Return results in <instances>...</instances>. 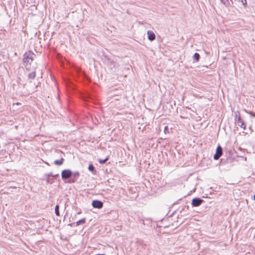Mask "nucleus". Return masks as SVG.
<instances>
[{"label":"nucleus","instance_id":"1","mask_svg":"<svg viewBox=\"0 0 255 255\" xmlns=\"http://www.w3.org/2000/svg\"><path fill=\"white\" fill-rule=\"evenodd\" d=\"M23 61L27 65H30L34 59V54L31 51L25 52L23 54Z\"/></svg>","mask_w":255,"mask_h":255},{"label":"nucleus","instance_id":"2","mask_svg":"<svg viewBox=\"0 0 255 255\" xmlns=\"http://www.w3.org/2000/svg\"><path fill=\"white\" fill-rule=\"evenodd\" d=\"M72 171L70 169H64L62 171L61 177L63 180H66L72 176Z\"/></svg>","mask_w":255,"mask_h":255},{"label":"nucleus","instance_id":"3","mask_svg":"<svg viewBox=\"0 0 255 255\" xmlns=\"http://www.w3.org/2000/svg\"><path fill=\"white\" fill-rule=\"evenodd\" d=\"M223 154V149L222 147L219 145L216 150V153L214 155V159L215 160H218L222 156Z\"/></svg>","mask_w":255,"mask_h":255},{"label":"nucleus","instance_id":"4","mask_svg":"<svg viewBox=\"0 0 255 255\" xmlns=\"http://www.w3.org/2000/svg\"><path fill=\"white\" fill-rule=\"evenodd\" d=\"M204 200L199 198H194L192 199L191 204L192 207H198L201 205Z\"/></svg>","mask_w":255,"mask_h":255},{"label":"nucleus","instance_id":"5","mask_svg":"<svg viewBox=\"0 0 255 255\" xmlns=\"http://www.w3.org/2000/svg\"><path fill=\"white\" fill-rule=\"evenodd\" d=\"M92 205L94 208L101 209L103 207V203L100 200H95L92 203Z\"/></svg>","mask_w":255,"mask_h":255},{"label":"nucleus","instance_id":"6","mask_svg":"<svg viewBox=\"0 0 255 255\" xmlns=\"http://www.w3.org/2000/svg\"><path fill=\"white\" fill-rule=\"evenodd\" d=\"M81 98L85 101H89L93 99L92 95L89 92H86L81 94Z\"/></svg>","mask_w":255,"mask_h":255},{"label":"nucleus","instance_id":"7","mask_svg":"<svg viewBox=\"0 0 255 255\" xmlns=\"http://www.w3.org/2000/svg\"><path fill=\"white\" fill-rule=\"evenodd\" d=\"M72 178L69 180V182L75 183L77 181L80 176V172L79 171L72 172Z\"/></svg>","mask_w":255,"mask_h":255},{"label":"nucleus","instance_id":"8","mask_svg":"<svg viewBox=\"0 0 255 255\" xmlns=\"http://www.w3.org/2000/svg\"><path fill=\"white\" fill-rule=\"evenodd\" d=\"M76 75L77 77H82V78H85L86 77V75L84 74V73L81 71L80 69L79 68H76L75 69Z\"/></svg>","mask_w":255,"mask_h":255},{"label":"nucleus","instance_id":"9","mask_svg":"<svg viewBox=\"0 0 255 255\" xmlns=\"http://www.w3.org/2000/svg\"><path fill=\"white\" fill-rule=\"evenodd\" d=\"M237 124L239 126H240L241 128L244 129H246V125L244 122V121L241 119L240 116H239L238 119L237 120Z\"/></svg>","mask_w":255,"mask_h":255},{"label":"nucleus","instance_id":"10","mask_svg":"<svg viewBox=\"0 0 255 255\" xmlns=\"http://www.w3.org/2000/svg\"><path fill=\"white\" fill-rule=\"evenodd\" d=\"M148 35V39L150 41H152L155 39V34L151 31H148L147 32Z\"/></svg>","mask_w":255,"mask_h":255},{"label":"nucleus","instance_id":"11","mask_svg":"<svg viewBox=\"0 0 255 255\" xmlns=\"http://www.w3.org/2000/svg\"><path fill=\"white\" fill-rule=\"evenodd\" d=\"M64 161V159L63 158H61L59 160H56L54 161V163L55 164L57 165H61L63 163V162Z\"/></svg>","mask_w":255,"mask_h":255},{"label":"nucleus","instance_id":"12","mask_svg":"<svg viewBox=\"0 0 255 255\" xmlns=\"http://www.w3.org/2000/svg\"><path fill=\"white\" fill-rule=\"evenodd\" d=\"M85 222H86V219L85 218H83V219L78 221L76 222V226H79L81 224H83L85 223Z\"/></svg>","mask_w":255,"mask_h":255},{"label":"nucleus","instance_id":"13","mask_svg":"<svg viewBox=\"0 0 255 255\" xmlns=\"http://www.w3.org/2000/svg\"><path fill=\"white\" fill-rule=\"evenodd\" d=\"M55 213L56 216H60V212H59V206L58 205H56L55 207Z\"/></svg>","mask_w":255,"mask_h":255},{"label":"nucleus","instance_id":"14","mask_svg":"<svg viewBox=\"0 0 255 255\" xmlns=\"http://www.w3.org/2000/svg\"><path fill=\"white\" fill-rule=\"evenodd\" d=\"M200 55L198 53H195L193 55V59L196 61H198L200 58Z\"/></svg>","mask_w":255,"mask_h":255},{"label":"nucleus","instance_id":"15","mask_svg":"<svg viewBox=\"0 0 255 255\" xmlns=\"http://www.w3.org/2000/svg\"><path fill=\"white\" fill-rule=\"evenodd\" d=\"M36 74L35 72H32L28 75L29 79H33L35 77Z\"/></svg>","mask_w":255,"mask_h":255},{"label":"nucleus","instance_id":"16","mask_svg":"<svg viewBox=\"0 0 255 255\" xmlns=\"http://www.w3.org/2000/svg\"><path fill=\"white\" fill-rule=\"evenodd\" d=\"M88 169H89V171H91L93 173L94 171H95V168L93 164H90L89 165Z\"/></svg>","mask_w":255,"mask_h":255},{"label":"nucleus","instance_id":"17","mask_svg":"<svg viewBox=\"0 0 255 255\" xmlns=\"http://www.w3.org/2000/svg\"><path fill=\"white\" fill-rule=\"evenodd\" d=\"M220 1L226 6H228L230 5V2H229V0H220Z\"/></svg>","mask_w":255,"mask_h":255},{"label":"nucleus","instance_id":"18","mask_svg":"<svg viewBox=\"0 0 255 255\" xmlns=\"http://www.w3.org/2000/svg\"><path fill=\"white\" fill-rule=\"evenodd\" d=\"M108 157H106L105 159H99V162L100 163V164H104L106 162V161L108 160Z\"/></svg>","mask_w":255,"mask_h":255},{"label":"nucleus","instance_id":"19","mask_svg":"<svg viewBox=\"0 0 255 255\" xmlns=\"http://www.w3.org/2000/svg\"><path fill=\"white\" fill-rule=\"evenodd\" d=\"M46 181H47V183H49L50 184H52L53 182V178H50V177H47V178L46 179Z\"/></svg>","mask_w":255,"mask_h":255},{"label":"nucleus","instance_id":"20","mask_svg":"<svg viewBox=\"0 0 255 255\" xmlns=\"http://www.w3.org/2000/svg\"><path fill=\"white\" fill-rule=\"evenodd\" d=\"M239 116H240L239 112H236L235 113V120H236L237 119H238Z\"/></svg>","mask_w":255,"mask_h":255},{"label":"nucleus","instance_id":"21","mask_svg":"<svg viewBox=\"0 0 255 255\" xmlns=\"http://www.w3.org/2000/svg\"><path fill=\"white\" fill-rule=\"evenodd\" d=\"M240 1H241L242 4L244 5L247 4V0H239Z\"/></svg>","mask_w":255,"mask_h":255},{"label":"nucleus","instance_id":"22","mask_svg":"<svg viewBox=\"0 0 255 255\" xmlns=\"http://www.w3.org/2000/svg\"><path fill=\"white\" fill-rule=\"evenodd\" d=\"M248 113L251 116L255 117V113L250 111L248 112Z\"/></svg>","mask_w":255,"mask_h":255},{"label":"nucleus","instance_id":"23","mask_svg":"<svg viewBox=\"0 0 255 255\" xmlns=\"http://www.w3.org/2000/svg\"><path fill=\"white\" fill-rule=\"evenodd\" d=\"M168 130H169V128L168 127V126H165L164 127V132H165V133H166V132H168Z\"/></svg>","mask_w":255,"mask_h":255},{"label":"nucleus","instance_id":"24","mask_svg":"<svg viewBox=\"0 0 255 255\" xmlns=\"http://www.w3.org/2000/svg\"><path fill=\"white\" fill-rule=\"evenodd\" d=\"M46 175H47V177L54 176V175L51 172L47 174Z\"/></svg>","mask_w":255,"mask_h":255},{"label":"nucleus","instance_id":"25","mask_svg":"<svg viewBox=\"0 0 255 255\" xmlns=\"http://www.w3.org/2000/svg\"><path fill=\"white\" fill-rule=\"evenodd\" d=\"M59 175L58 174H55V175H54V176H53V177H56L57 176H58Z\"/></svg>","mask_w":255,"mask_h":255},{"label":"nucleus","instance_id":"26","mask_svg":"<svg viewBox=\"0 0 255 255\" xmlns=\"http://www.w3.org/2000/svg\"><path fill=\"white\" fill-rule=\"evenodd\" d=\"M254 200H255V195H254Z\"/></svg>","mask_w":255,"mask_h":255}]
</instances>
